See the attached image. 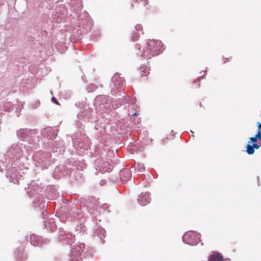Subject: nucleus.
<instances>
[{"instance_id": "nucleus-23", "label": "nucleus", "mask_w": 261, "mask_h": 261, "mask_svg": "<svg viewBox=\"0 0 261 261\" xmlns=\"http://www.w3.org/2000/svg\"><path fill=\"white\" fill-rule=\"evenodd\" d=\"M6 165H8L9 167H11L10 164H8L7 162V164L6 163V160L5 161L2 160L0 162V171H4V169L3 168H5L6 170H7V168L6 167Z\"/></svg>"}, {"instance_id": "nucleus-36", "label": "nucleus", "mask_w": 261, "mask_h": 261, "mask_svg": "<svg viewBox=\"0 0 261 261\" xmlns=\"http://www.w3.org/2000/svg\"><path fill=\"white\" fill-rule=\"evenodd\" d=\"M258 129L260 130V131L261 132V123H259L258 125Z\"/></svg>"}, {"instance_id": "nucleus-34", "label": "nucleus", "mask_w": 261, "mask_h": 261, "mask_svg": "<svg viewBox=\"0 0 261 261\" xmlns=\"http://www.w3.org/2000/svg\"><path fill=\"white\" fill-rule=\"evenodd\" d=\"M138 35H137V34H135V35H134V36H133V40H134V41H135L137 40H138Z\"/></svg>"}, {"instance_id": "nucleus-7", "label": "nucleus", "mask_w": 261, "mask_h": 261, "mask_svg": "<svg viewBox=\"0 0 261 261\" xmlns=\"http://www.w3.org/2000/svg\"><path fill=\"white\" fill-rule=\"evenodd\" d=\"M113 166L109 162L100 160L96 166V170L99 172H110L112 170Z\"/></svg>"}, {"instance_id": "nucleus-47", "label": "nucleus", "mask_w": 261, "mask_h": 261, "mask_svg": "<svg viewBox=\"0 0 261 261\" xmlns=\"http://www.w3.org/2000/svg\"><path fill=\"white\" fill-rule=\"evenodd\" d=\"M191 133H192L193 134H194V132H193V131H192V130H191Z\"/></svg>"}, {"instance_id": "nucleus-25", "label": "nucleus", "mask_w": 261, "mask_h": 261, "mask_svg": "<svg viewBox=\"0 0 261 261\" xmlns=\"http://www.w3.org/2000/svg\"><path fill=\"white\" fill-rule=\"evenodd\" d=\"M124 102H127V103H135V99L132 97V98H125L124 99H123V103Z\"/></svg>"}, {"instance_id": "nucleus-41", "label": "nucleus", "mask_w": 261, "mask_h": 261, "mask_svg": "<svg viewBox=\"0 0 261 261\" xmlns=\"http://www.w3.org/2000/svg\"><path fill=\"white\" fill-rule=\"evenodd\" d=\"M59 168H57L55 169V172H58V170H59Z\"/></svg>"}, {"instance_id": "nucleus-43", "label": "nucleus", "mask_w": 261, "mask_h": 261, "mask_svg": "<svg viewBox=\"0 0 261 261\" xmlns=\"http://www.w3.org/2000/svg\"><path fill=\"white\" fill-rule=\"evenodd\" d=\"M75 180H79V178L76 176H75Z\"/></svg>"}, {"instance_id": "nucleus-8", "label": "nucleus", "mask_w": 261, "mask_h": 261, "mask_svg": "<svg viewBox=\"0 0 261 261\" xmlns=\"http://www.w3.org/2000/svg\"><path fill=\"white\" fill-rule=\"evenodd\" d=\"M59 239L66 242V243L71 244L75 240V236H72L70 232L63 231L61 232Z\"/></svg>"}, {"instance_id": "nucleus-5", "label": "nucleus", "mask_w": 261, "mask_h": 261, "mask_svg": "<svg viewBox=\"0 0 261 261\" xmlns=\"http://www.w3.org/2000/svg\"><path fill=\"white\" fill-rule=\"evenodd\" d=\"M85 248L84 244H80L79 245L73 246L70 254L69 255L68 261H80L82 260V251Z\"/></svg>"}, {"instance_id": "nucleus-19", "label": "nucleus", "mask_w": 261, "mask_h": 261, "mask_svg": "<svg viewBox=\"0 0 261 261\" xmlns=\"http://www.w3.org/2000/svg\"><path fill=\"white\" fill-rule=\"evenodd\" d=\"M135 169L136 170H137L139 172L142 173L145 170V167L143 164L138 163L135 165Z\"/></svg>"}, {"instance_id": "nucleus-24", "label": "nucleus", "mask_w": 261, "mask_h": 261, "mask_svg": "<svg viewBox=\"0 0 261 261\" xmlns=\"http://www.w3.org/2000/svg\"><path fill=\"white\" fill-rule=\"evenodd\" d=\"M14 109L13 106L10 102H7L4 106V110L7 111H11Z\"/></svg>"}, {"instance_id": "nucleus-6", "label": "nucleus", "mask_w": 261, "mask_h": 261, "mask_svg": "<svg viewBox=\"0 0 261 261\" xmlns=\"http://www.w3.org/2000/svg\"><path fill=\"white\" fill-rule=\"evenodd\" d=\"M112 81L113 85L112 87V93L113 94L116 93V90L118 91L119 92H121L123 87V79L120 77L118 74H115L112 78Z\"/></svg>"}, {"instance_id": "nucleus-32", "label": "nucleus", "mask_w": 261, "mask_h": 261, "mask_svg": "<svg viewBox=\"0 0 261 261\" xmlns=\"http://www.w3.org/2000/svg\"><path fill=\"white\" fill-rule=\"evenodd\" d=\"M252 145H253V147L254 149H258L259 148V147H260L259 145L256 143H253Z\"/></svg>"}, {"instance_id": "nucleus-12", "label": "nucleus", "mask_w": 261, "mask_h": 261, "mask_svg": "<svg viewBox=\"0 0 261 261\" xmlns=\"http://www.w3.org/2000/svg\"><path fill=\"white\" fill-rule=\"evenodd\" d=\"M42 134L48 139L53 140L56 138V134L53 132L51 127H47L44 129Z\"/></svg>"}, {"instance_id": "nucleus-13", "label": "nucleus", "mask_w": 261, "mask_h": 261, "mask_svg": "<svg viewBox=\"0 0 261 261\" xmlns=\"http://www.w3.org/2000/svg\"><path fill=\"white\" fill-rule=\"evenodd\" d=\"M45 226L47 229L53 231L56 229V225L54 219H50L45 222Z\"/></svg>"}, {"instance_id": "nucleus-29", "label": "nucleus", "mask_w": 261, "mask_h": 261, "mask_svg": "<svg viewBox=\"0 0 261 261\" xmlns=\"http://www.w3.org/2000/svg\"><path fill=\"white\" fill-rule=\"evenodd\" d=\"M257 141V139L255 138L254 137H250V141H249V143H250L251 142L255 143Z\"/></svg>"}, {"instance_id": "nucleus-42", "label": "nucleus", "mask_w": 261, "mask_h": 261, "mask_svg": "<svg viewBox=\"0 0 261 261\" xmlns=\"http://www.w3.org/2000/svg\"><path fill=\"white\" fill-rule=\"evenodd\" d=\"M45 206H45V203H43V206H42V207L45 208Z\"/></svg>"}, {"instance_id": "nucleus-15", "label": "nucleus", "mask_w": 261, "mask_h": 261, "mask_svg": "<svg viewBox=\"0 0 261 261\" xmlns=\"http://www.w3.org/2000/svg\"><path fill=\"white\" fill-rule=\"evenodd\" d=\"M222 255L220 253L215 252L209 257V261H222Z\"/></svg>"}, {"instance_id": "nucleus-1", "label": "nucleus", "mask_w": 261, "mask_h": 261, "mask_svg": "<svg viewBox=\"0 0 261 261\" xmlns=\"http://www.w3.org/2000/svg\"><path fill=\"white\" fill-rule=\"evenodd\" d=\"M17 143L13 144L10 147L5 158L6 163L7 162L11 167L6 165L7 168L6 176L11 182L19 184V179L24 173V170H27L28 156L30 148L28 143Z\"/></svg>"}, {"instance_id": "nucleus-44", "label": "nucleus", "mask_w": 261, "mask_h": 261, "mask_svg": "<svg viewBox=\"0 0 261 261\" xmlns=\"http://www.w3.org/2000/svg\"><path fill=\"white\" fill-rule=\"evenodd\" d=\"M141 1L142 2L147 1V0H141Z\"/></svg>"}, {"instance_id": "nucleus-17", "label": "nucleus", "mask_w": 261, "mask_h": 261, "mask_svg": "<svg viewBox=\"0 0 261 261\" xmlns=\"http://www.w3.org/2000/svg\"><path fill=\"white\" fill-rule=\"evenodd\" d=\"M139 70L142 76H146L149 73V68L146 66L140 67Z\"/></svg>"}, {"instance_id": "nucleus-11", "label": "nucleus", "mask_w": 261, "mask_h": 261, "mask_svg": "<svg viewBox=\"0 0 261 261\" xmlns=\"http://www.w3.org/2000/svg\"><path fill=\"white\" fill-rule=\"evenodd\" d=\"M32 134V131L28 129H20L17 132V136L21 139H26Z\"/></svg>"}, {"instance_id": "nucleus-45", "label": "nucleus", "mask_w": 261, "mask_h": 261, "mask_svg": "<svg viewBox=\"0 0 261 261\" xmlns=\"http://www.w3.org/2000/svg\"><path fill=\"white\" fill-rule=\"evenodd\" d=\"M199 79H197V81H194V83H196V82H197V81H199Z\"/></svg>"}, {"instance_id": "nucleus-14", "label": "nucleus", "mask_w": 261, "mask_h": 261, "mask_svg": "<svg viewBox=\"0 0 261 261\" xmlns=\"http://www.w3.org/2000/svg\"><path fill=\"white\" fill-rule=\"evenodd\" d=\"M120 176L121 180L126 181L131 178L132 174L129 170H125L121 171Z\"/></svg>"}, {"instance_id": "nucleus-39", "label": "nucleus", "mask_w": 261, "mask_h": 261, "mask_svg": "<svg viewBox=\"0 0 261 261\" xmlns=\"http://www.w3.org/2000/svg\"><path fill=\"white\" fill-rule=\"evenodd\" d=\"M100 98V97H96L95 100L96 101H97L98 100V99Z\"/></svg>"}, {"instance_id": "nucleus-4", "label": "nucleus", "mask_w": 261, "mask_h": 261, "mask_svg": "<svg viewBox=\"0 0 261 261\" xmlns=\"http://www.w3.org/2000/svg\"><path fill=\"white\" fill-rule=\"evenodd\" d=\"M200 234L194 231L186 232L182 237L183 242L190 245H196L200 241Z\"/></svg>"}, {"instance_id": "nucleus-26", "label": "nucleus", "mask_w": 261, "mask_h": 261, "mask_svg": "<svg viewBox=\"0 0 261 261\" xmlns=\"http://www.w3.org/2000/svg\"><path fill=\"white\" fill-rule=\"evenodd\" d=\"M40 105V101L38 100L33 101L31 103V106L34 109H36Z\"/></svg>"}, {"instance_id": "nucleus-31", "label": "nucleus", "mask_w": 261, "mask_h": 261, "mask_svg": "<svg viewBox=\"0 0 261 261\" xmlns=\"http://www.w3.org/2000/svg\"><path fill=\"white\" fill-rule=\"evenodd\" d=\"M135 29L137 31H141L142 29V25L140 24H137L135 26Z\"/></svg>"}, {"instance_id": "nucleus-18", "label": "nucleus", "mask_w": 261, "mask_h": 261, "mask_svg": "<svg viewBox=\"0 0 261 261\" xmlns=\"http://www.w3.org/2000/svg\"><path fill=\"white\" fill-rule=\"evenodd\" d=\"M96 233L97 236H99L100 239H102L105 236L106 231L102 227H98L96 231Z\"/></svg>"}, {"instance_id": "nucleus-30", "label": "nucleus", "mask_w": 261, "mask_h": 261, "mask_svg": "<svg viewBox=\"0 0 261 261\" xmlns=\"http://www.w3.org/2000/svg\"><path fill=\"white\" fill-rule=\"evenodd\" d=\"M22 106H23V104L22 103H21V105H19V106L18 107V108L16 109V113H19L20 110H21L22 108Z\"/></svg>"}, {"instance_id": "nucleus-35", "label": "nucleus", "mask_w": 261, "mask_h": 261, "mask_svg": "<svg viewBox=\"0 0 261 261\" xmlns=\"http://www.w3.org/2000/svg\"><path fill=\"white\" fill-rule=\"evenodd\" d=\"M51 101L52 102H55V103L57 104L58 103V101L57 100V99L55 98V97H52L51 98Z\"/></svg>"}, {"instance_id": "nucleus-33", "label": "nucleus", "mask_w": 261, "mask_h": 261, "mask_svg": "<svg viewBox=\"0 0 261 261\" xmlns=\"http://www.w3.org/2000/svg\"><path fill=\"white\" fill-rule=\"evenodd\" d=\"M73 144L74 145V147H75V148H76L77 150H78V148H81V146H78L77 144H76V142L74 140H73Z\"/></svg>"}, {"instance_id": "nucleus-20", "label": "nucleus", "mask_w": 261, "mask_h": 261, "mask_svg": "<svg viewBox=\"0 0 261 261\" xmlns=\"http://www.w3.org/2000/svg\"><path fill=\"white\" fill-rule=\"evenodd\" d=\"M72 213L73 214V218L75 220L80 219L83 217V215L79 213V211L77 210H74L72 211Z\"/></svg>"}, {"instance_id": "nucleus-16", "label": "nucleus", "mask_w": 261, "mask_h": 261, "mask_svg": "<svg viewBox=\"0 0 261 261\" xmlns=\"http://www.w3.org/2000/svg\"><path fill=\"white\" fill-rule=\"evenodd\" d=\"M17 261H22L27 258L25 254L22 251H18V249L15 252Z\"/></svg>"}, {"instance_id": "nucleus-27", "label": "nucleus", "mask_w": 261, "mask_h": 261, "mask_svg": "<svg viewBox=\"0 0 261 261\" xmlns=\"http://www.w3.org/2000/svg\"><path fill=\"white\" fill-rule=\"evenodd\" d=\"M32 186H29L28 187V190H27V192L28 193V195H29L30 197H31L32 196H33L35 194L34 193H32V192H31V190H32Z\"/></svg>"}, {"instance_id": "nucleus-10", "label": "nucleus", "mask_w": 261, "mask_h": 261, "mask_svg": "<svg viewBox=\"0 0 261 261\" xmlns=\"http://www.w3.org/2000/svg\"><path fill=\"white\" fill-rule=\"evenodd\" d=\"M30 243L34 246H41L43 244L41 238L34 234L30 235Z\"/></svg>"}, {"instance_id": "nucleus-9", "label": "nucleus", "mask_w": 261, "mask_h": 261, "mask_svg": "<svg viewBox=\"0 0 261 261\" xmlns=\"http://www.w3.org/2000/svg\"><path fill=\"white\" fill-rule=\"evenodd\" d=\"M150 201V198L149 193H142L138 196V202L141 205H146L147 203H149Z\"/></svg>"}, {"instance_id": "nucleus-21", "label": "nucleus", "mask_w": 261, "mask_h": 261, "mask_svg": "<svg viewBox=\"0 0 261 261\" xmlns=\"http://www.w3.org/2000/svg\"><path fill=\"white\" fill-rule=\"evenodd\" d=\"M246 152L248 154H252L254 152V149L253 147V145H251L249 144L246 146Z\"/></svg>"}, {"instance_id": "nucleus-3", "label": "nucleus", "mask_w": 261, "mask_h": 261, "mask_svg": "<svg viewBox=\"0 0 261 261\" xmlns=\"http://www.w3.org/2000/svg\"><path fill=\"white\" fill-rule=\"evenodd\" d=\"M50 154L48 152L37 153L34 156V160L38 164L37 166L40 167L42 169L46 168L50 164L49 159Z\"/></svg>"}, {"instance_id": "nucleus-37", "label": "nucleus", "mask_w": 261, "mask_h": 261, "mask_svg": "<svg viewBox=\"0 0 261 261\" xmlns=\"http://www.w3.org/2000/svg\"><path fill=\"white\" fill-rule=\"evenodd\" d=\"M33 205H34V207L37 206V204L36 203V202L35 201L33 202Z\"/></svg>"}, {"instance_id": "nucleus-46", "label": "nucleus", "mask_w": 261, "mask_h": 261, "mask_svg": "<svg viewBox=\"0 0 261 261\" xmlns=\"http://www.w3.org/2000/svg\"><path fill=\"white\" fill-rule=\"evenodd\" d=\"M203 77H202V76H200L199 77V79H203Z\"/></svg>"}, {"instance_id": "nucleus-28", "label": "nucleus", "mask_w": 261, "mask_h": 261, "mask_svg": "<svg viewBox=\"0 0 261 261\" xmlns=\"http://www.w3.org/2000/svg\"><path fill=\"white\" fill-rule=\"evenodd\" d=\"M255 138H256L257 140H260L261 139V132L260 130H257V132L255 136H254Z\"/></svg>"}, {"instance_id": "nucleus-22", "label": "nucleus", "mask_w": 261, "mask_h": 261, "mask_svg": "<svg viewBox=\"0 0 261 261\" xmlns=\"http://www.w3.org/2000/svg\"><path fill=\"white\" fill-rule=\"evenodd\" d=\"M59 146H57V148L56 150H55V151H58L62 152L64 151V149L65 148V147L64 145L63 144V142L61 141L59 143Z\"/></svg>"}, {"instance_id": "nucleus-38", "label": "nucleus", "mask_w": 261, "mask_h": 261, "mask_svg": "<svg viewBox=\"0 0 261 261\" xmlns=\"http://www.w3.org/2000/svg\"><path fill=\"white\" fill-rule=\"evenodd\" d=\"M107 206H108V205H107V204H104V205H103V208H107Z\"/></svg>"}, {"instance_id": "nucleus-2", "label": "nucleus", "mask_w": 261, "mask_h": 261, "mask_svg": "<svg viewBox=\"0 0 261 261\" xmlns=\"http://www.w3.org/2000/svg\"><path fill=\"white\" fill-rule=\"evenodd\" d=\"M161 41L155 40H149L147 42L146 49L143 52L142 51L138 54L146 58H151L152 57L158 55L163 52L165 48Z\"/></svg>"}, {"instance_id": "nucleus-40", "label": "nucleus", "mask_w": 261, "mask_h": 261, "mask_svg": "<svg viewBox=\"0 0 261 261\" xmlns=\"http://www.w3.org/2000/svg\"><path fill=\"white\" fill-rule=\"evenodd\" d=\"M137 115V114L136 113H133V114H132V116H136Z\"/></svg>"}]
</instances>
